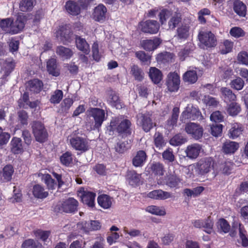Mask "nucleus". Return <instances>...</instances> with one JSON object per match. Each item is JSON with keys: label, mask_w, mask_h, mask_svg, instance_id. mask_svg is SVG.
I'll return each instance as SVG.
<instances>
[{"label": "nucleus", "mask_w": 248, "mask_h": 248, "mask_svg": "<svg viewBox=\"0 0 248 248\" xmlns=\"http://www.w3.org/2000/svg\"><path fill=\"white\" fill-rule=\"evenodd\" d=\"M80 196L84 204L91 207H93L94 205L95 193L88 191H83Z\"/></svg>", "instance_id": "4be33fe9"}, {"label": "nucleus", "mask_w": 248, "mask_h": 248, "mask_svg": "<svg viewBox=\"0 0 248 248\" xmlns=\"http://www.w3.org/2000/svg\"><path fill=\"white\" fill-rule=\"evenodd\" d=\"M223 125L221 124H213L211 126V133L214 137L221 136L222 131Z\"/></svg>", "instance_id": "69168bd1"}, {"label": "nucleus", "mask_w": 248, "mask_h": 248, "mask_svg": "<svg viewBox=\"0 0 248 248\" xmlns=\"http://www.w3.org/2000/svg\"><path fill=\"white\" fill-rule=\"evenodd\" d=\"M34 234L36 237L46 243L48 241L50 232L47 231L37 230L34 232Z\"/></svg>", "instance_id": "0e129e2a"}, {"label": "nucleus", "mask_w": 248, "mask_h": 248, "mask_svg": "<svg viewBox=\"0 0 248 248\" xmlns=\"http://www.w3.org/2000/svg\"><path fill=\"white\" fill-rule=\"evenodd\" d=\"M63 92L61 90H56L51 95L49 101L53 104H59L62 100L63 97Z\"/></svg>", "instance_id": "09e8293b"}, {"label": "nucleus", "mask_w": 248, "mask_h": 248, "mask_svg": "<svg viewBox=\"0 0 248 248\" xmlns=\"http://www.w3.org/2000/svg\"><path fill=\"white\" fill-rule=\"evenodd\" d=\"M91 113L94 121V127L98 129L105 120V110L100 108H91Z\"/></svg>", "instance_id": "9b49d317"}, {"label": "nucleus", "mask_w": 248, "mask_h": 248, "mask_svg": "<svg viewBox=\"0 0 248 248\" xmlns=\"http://www.w3.org/2000/svg\"><path fill=\"white\" fill-rule=\"evenodd\" d=\"M72 34L71 26L69 24L60 25L56 31L57 37H60L62 41H69Z\"/></svg>", "instance_id": "f8f14e48"}, {"label": "nucleus", "mask_w": 248, "mask_h": 248, "mask_svg": "<svg viewBox=\"0 0 248 248\" xmlns=\"http://www.w3.org/2000/svg\"><path fill=\"white\" fill-rule=\"evenodd\" d=\"M92 51L93 59L96 62L100 61L101 55L99 53L98 45L97 43L95 42L93 44Z\"/></svg>", "instance_id": "774afa93"}, {"label": "nucleus", "mask_w": 248, "mask_h": 248, "mask_svg": "<svg viewBox=\"0 0 248 248\" xmlns=\"http://www.w3.org/2000/svg\"><path fill=\"white\" fill-rule=\"evenodd\" d=\"M17 119L18 122L23 125L28 124L29 116L28 113L24 110H21L17 112Z\"/></svg>", "instance_id": "13d9d810"}, {"label": "nucleus", "mask_w": 248, "mask_h": 248, "mask_svg": "<svg viewBox=\"0 0 248 248\" xmlns=\"http://www.w3.org/2000/svg\"><path fill=\"white\" fill-rule=\"evenodd\" d=\"M14 170L11 165H7L0 171V182L6 183L11 180Z\"/></svg>", "instance_id": "6ab92c4d"}, {"label": "nucleus", "mask_w": 248, "mask_h": 248, "mask_svg": "<svg viewBox=\"0 0 248 248\" xmlns=\"http://www.w3.org/2000/svg\"><path fill=\"white\" fill-rule=\"evenodd\" d=\"M27 21L26 16L23 14H18L15 21L10 18L1 19L0 21V27L7 33L15 34L23 30Z\"/></svg>", "instance_id": "f03ea898"}, {"label": "nucleus", "mask_w": 248, "mask_h": 248, "mask_svg": "<svg viewBox=\"0 0 248 248\" xmlns=\"http://www.w3.org/2000/svg\"><path fill=\"white\" fill-rule=\"evenodd\" d=\"M35 0H21L19 3V8L22 12L31 11L33 7Z\"/></svg>", "instance_id": "a19ab883"}, {"label": "nucleus", "mask_w": 248, "mask_h": 248, "mask_svg": "<svg viewBox=\"0 0 248 248\" xmlns=\"http://www.w3.org/2000/svg\"><path fill=\"white\" fill-rule=\"evenodd\" d=\"M204 189V188L202 186H198L192 189L186 188L184 190V193L187 197H196L200 195Z\"/></svg>", "instance_id": "37998d69"}, {"label": "nucleus", "mask_w": 248, "mask_h": 248, "mask_svg": "<svg viewBox=\"0 0 248 248\" xmlns=\"http://www.w3.org/2000/svg\"><path fill=\"white\" fill-rule=\"evenodd\" d=\"M152 114L149 112L142 114L140 121V124L142 130L147 133L156 126V123L153 122Z\"/></svg>", "instance_id": "9d476101"}, {"label": "nucleus", "mask_w": 248, "mask_h": 248, "mask_svg": "<svg viewBox=\"0 0 248 248\" xmlns=\"http://www.w3.org/2000/svg\"><path fill=\"white\" fill-rule=\"evenodd\" d=\"M131 74L134 77L135 80L141 81L144 78V73L138 65L134 64L131 67Z\"/></svg>", "instance_id": "ea45409f"}, {"label": "nucleus", "mask_w": 248, "mask_h": 248, "mask_svg": "<svg viewBox=\"0 0 248 248\" xmlns=\"http://www.w3.org/2000/svg\"><path fill=\"white\" fill-rule=\"evenodd\" d=\"M212 159L211 157L208 158L205 161H201L198 163V168L201 173L208 172L211 168L214 167Z\"/></svg>", "instance_id": "c756f323"}, {"label": "nucleus", "mask_w": 248, "mask_h": 248, "mask_svg": "<svg viewBox=\"0 0 248 248\" xmlns=\"http://www.w3.org/2000/svg\"><path fill=\"white\" fill-rule=\"evenodd\" d=\"M203 152L202 146L197 143L188 146L186 150V155H199Z\"/></svg>", "instance_id": "72a5a7b5"}, {"label": "nucleus", "mask_w": 248, "mask_h": 248, "mask_svg": "<svg viewBox=\"0 0 248 248\" xmlns=\"http://www.w3.org/2000/svg\"><path fill=\"white\" fill-rule=\"evenodd\" d=\"M185 131L192 138L198 140L202 137L203 127L199 124L195 123H187L185 125Z\"/></svg>", "instance_id": "423d86ee"}, {"label": "nucleus", "mask_w": 248, "mask_h": 248, "mask_svg": "<svg viewBox=\"0 0 248 248\" xmlns=\"http://www.w3.org/2000/svg\"><path fill=\"white\" fill-rule=\"evenodd\" d=\"M66 11L70 15L74 16L78 15L81 12V9L78 2L69 0L67 1L64 5Z\"/></svg>", "instance_id": "a211bd4d"}, {"label": "nucleus", "mask_w": 248, "mask_h": 248, "mask_svg": "<svg viewBox=\"0 0 248 248\" xmlns=\"http://www.w3.org/2000/svg\"><path fill=\"white\" fill-rule=\"evenodd\" d=\"M32 193L35 198L44 199L46 198L48 193L45 190L44 188L40 185L34 186L32 189Z\"/></svg>", "instance_id": "58836bf2"}, {"label": "nucleus", "mask_w": 248, "mask_h": 248, "mask_svg": "<svg viewBox=\"0 0 248 248\" xmlns=\"http://www.w3.org/2000/svg\"><path fill=\"white\" fill-rule=\"evenodd\" d=\"M233 168V163L230 161H226L221 165L220 170L223 174L229 175L232 172Z\"/></svg>", "instance_id": "603ef678"}, {"label": "nucleus", "mask_w": 248, "mask_h": 248, "mask_svg": "<svg viewBox=\"0 0 248 248\" xmlns=\"http://www.w3.org/2000/svg\"><path fill=\"white\" fill-rule=\"evenodd\" d=\"M233 46V43L229 40H225L223 42L224 48L220 50L221 53L226 54L232 51Z\"/></svg>", "instance_id": "338daca9"}, {"label": "nucleus", "mask_w": 248, "mask_h": 248, "mask_svg": "<svg viewBox=\"0 0 248 248\" xmlns=\"http://www.w3.org/2000/svg\"><path fill=\"white\" fill-rule=\"evenodd\" d=\"M145 210L151 214L159 216H164L166 214V210L164 207L150 205L147 206Z\"/></svg>", "instance_id": "f704fd0d"}, {"label": "nucleus", "mask_w": 248, "mask_h": 248, "mask_svg": "<svg viewBox=\"0 0 248 248\" xmlns=\"http://www.w3.org/2000/svg\"><path fill=\"white\" fill-rule=\"evenodd\" d=\"M233 10L240 17H245L247 14V6L240 0H234Z\"/></svg>", "instance_id": "bb28decb"}, {"label": "nucleus", "mask_w": 248, "mask_h": 248, "mask_svg": "<svg viewBox=\"0 0 248 248\" xmlns=\"http://www.w3.org/2000/svg\"><path fill=\"white\" fill-rule=\"evenodd\" d=\"M147 196L151 199L163 200L171 198L172 195L170 192L158 189L150 192Z\"/></svg>", "instance_id": "393cba45"}, {"label": "nucleus", "mask_w": 248, "mask_h": 248, "mask_svg": "<svg viewBox=\"0 0 248 248\" xmlns=\"http://www.w3.org/2000/svg\"><path fill=\"white\" fill-rule=\"evenodd\" d=\"M132 124L128 119H124L121 122L118 118L111 120L109 124L107 126L106 132L109 135H113L116 131L118 136L125 138L132 134Z\"/></svg>", "instance_id": "f257e3e1"}, {"label": "nucleus", "mask_w": 248, "mask_h": 248, "mask_svg": "<svg viewBox=\"0 0 248 248\" xmlns=\"http://www.w3.org/2000/svg\"><path fill=\"white\" fill-rule=\"evenodd\" d=\"M232 227L233 228H238L239 236L242 240V245L243 247H247L248 246V238L245 234L246 232L245 230L244 227L240 223L234 222Z\"/></svg>", "instance_id": "e433bc0d"}, {"label": "nucleus", "mask_w": 248, "mask_h": 248, "mask_svg": "<svg viewBox=\"0 0 248 248\" xmlns=\"http://www.w3.org/2000/svg\"><path fill=\"white\" fill-rule=\"evenodd\" d=\"M46 69L48 73L54 77H58L61 73V70L58 66L56 59L51 58L46 62Z\"/></svg>", "instance_id": "aec40b11"}, {"label": "nucleus", "mask_w": 248, "mask_h": 248, "mask_svg": "<svg viewBox=\"0 0 248 248\" xmlns=\"http://www.w3.org/2000/svg\"><path fill=\"white\" fill-rule=\"evenodd\" d=\"M97 202L102 208L107 209L111 206L113 199L108 195L102 194L98 197Z\"/></svg>", "instance_id": "c85d7f7f"}, {"label": "nucleus", "mask_w": 248, "mask_h": 248, "mask_svg": "<svg viewBox=\"0 0 248 248\" xmlns=\"http://www.w3.org/2000/svg\"><path fill=\"white\" fill-rule=\"evenodd\" d=\"M27 87L31 93H38L43 90L44 83L40 79L33 78L28 81Z\"/></svg>", "instance_id": "dca6fc26"}, {"label": "nucleus", "mask_w": 248, "mask_h": 248, "mask_svg": "<svg viewBox=\"0 0 248 248\" xmlns=\"http://www.w3.org/2000/svg\"><path fill=\"white\" fill-rule=\"evenodd\" d=\"M10 149L15 155L21 154L24 151L22 140L19 138L14 137L10 142Z\"/></svg>", "instance_id": "f3484780"}, {"label": "nucleus", "mask_w": 248, "mask_h": 248, "mask_svg": "<svg viewBox=\"0 0 248 248\" xmlns=\"http://www.w3.org/2000/svg\"><path fill=\"white\" fill-rule=\"evenodd\" d=\"M138 28L141 32L145 34H155L158 32L160 24L156 20L148 19L140 22Z\"/></svg>", "instance_id": "20e7f679"}, {"label": "nucleus", "mask_w": 248, "mask_h": 248, "mask_svg": "<svg viewBox=\"0 0 248 248\" xmlns=\"http://www.w3.org/2000/svg\"><path fill=\"white\" fill-rule=\"evenodd\" d=\"M244 130V127L240 123H234L232 124L231 127L228 132V136L230 139H235L239 137Z\"/></svg>", "instance_id": "b1692460"}, {"label": "nucleus", "mask_w": 248, "mask_h": 248, "mask_svg": "<svg viewBox=\"0 0 248 248\" xmlns=\"http://www.w3.org/2000/svg\"><path fill=\"white\" fill-rule=\"evenodd\" d=\"M171 58V54L168 52L159 53L156 57L158 62L164 64L170 62Z\"/></svg>", "instance_id": "864d4df0"}, {"label": "nucleus", "mask_w": 248, "mask_h": 248, "mask_svg": "<svg viewBox=\"0 0 248 248\" xmlns=\"http://www.w3.org/2000/svg\"><path fill=\"white\" fill-rule=\"evenodd\" d=\"M124 232L125 234H128L131 238L141 237L142 236L141 231L135 228L128 229L127 227H124Z\"/></svg>", "instance_id": "6e6d98bb"}, {"label": "nucleus", "mask_w": 248, "mask_h": 248, "mask_svg": "<svg viewBox=\"0 0 248 248\" xmlns=\"http://www.w3.org/2000/svg\"><path fill=\"white\" fill-rule=\"evenodd\" d=\"M239 148V144L235 141H226L223 143L222 150L226 154H233Z\"/></svg>", "instance_id": "7c9ffc66"}, {"label": "nucleus", "mask_w": 248, "mask_h": 248, "mask_svg": "<svg viewBox=\"0 0 248 248\" xmlns=\"http://www.w3.org/2000/svg\"><path fill=\"white\" fill-rule=\"evenodd\" d=\"M172 13L167 9H163L161 10L158 14L159 22L163 25L166 23L167 20L170 18Z\"/></svg>", "instance_id": "8fccbe9b"}, {"label": "nucleus", "mask_w": 248, "mask_h": 248, "mask_svg": "<svg viewBox=\"0 0 248 248\" xmlns=\"http://www.w3.org/2000/svg\"><path fill=\"white\" fill-rule=\"evenodd\" d=\"M107 12L106 6L103 4H99L93 9V18L95 21L102 23L106 20Z\"/></svg>", "instance_id": "4468645a"}, {"label": "nucleus", "mask_w": 248, "mask_h": 248, "mask_svg": "<svg viewBox=\"0 0 248 248\" xmlns=\"http://www.w3.org/2000/svg\"><path fill=\"white\" fill-rule=\"evenodd\" d=\"M244 81L239 77H236L235 79L231 81L230 84L232 88L237 91L242 90L244 86Z\"/></svg>", "instance_id": "49530a36"}, {"label": "nucleus", "mask_w": 248, "mask_h": 248, "mask_svg": "<svg viewBox=\"0 0 248 248\" xmlns=\"http://www.w3.org/2000/svg\"><path fill=\"white\" fill-rule=\"evenodd\" d=\"M78 202L74 198H70L58 205L59 211L67 213H74L77 210Z\"/></svg>", "instance_id": "6e6552de"}, {"label": "nucleus", "mask_w": 248, "mask_h": 248, "mask_svg": "<svg viewBox=\"0 0 248 248\" xmlns=\"http://www.w3.org/2000/svg\"><path fill=\"white\" fill-rule=\"evenodd\" d=\"M130 148L127 141L119 142L115 146L116 152L119 154H124Z\"/></svg>", "instance_id": "5fc2aeb1"}, {"label": "nucleus", "mask_w": 248, "mask_h": 248, "mask_svg": "<svg viewBox=\"0 0 248 248\" xmlns=\"http://www.w3.org/2000/svg\"><path fill=\"white\" fill-rule=\"evenodd\" d=\"M189 27L186 25H182L177 29L178 37L180 39H186L188 36Z\"/></svg>", "instance_id": "de8ad7c7"}, {"label": "nucleus", "mask_w": 248, "mask_h": 248, "mask_svg": "<svg viewBox=\"0 0 248 248\" xmlns=\"http://www.w3.org/2000/svg\"><path fill=\"white\" fill-rule=\"evenodd\" d=\"M140 175L137 174L134 170L127 171L126 179L128 183L132 186H136L140 182Z\"/></svg>", "instance_id": "473e14b6"}, {"label": "nucleus", "mask_w": 248, "mask_h": 248, "mask_svg": "<svg viewBox=\"0 0 248 248\" xmlns=\"http://www.w3.org/2000/svg\"><path fill=\"white\" fill-rule=\"evenodd\" d=\"M31 126L32 134L37 141L44 143L47 140L48 134L43 123L34 121L31 123Z\"/></svg>", "instance_id": "7ed1b4c3"}, {"label": "nucleus", "mask_w": 248, "mask_h": 248, "mask_svg": "<svg viewBox=\"0 0 248 248\" xmlns=\"http://www.w3.org/2000/svg\"><path fill=\"white\" fill-rule=\"evenodd\" d=\"M180 83V77L176 72H170L167 77L166 84L168 89L171 92L178 91Z\"/></svg>", "instance_id": "1a4fd4ad"}, {"label": "nucleus", "mask_w": 248, "mask_h": 248, "mask_svg": "<svg viewBox=\"0 0 248 248\" xmlns=\"http://www.w3.org/2000/svg\"><path fill=\"white\" fill-rule=\"evenodd\" d=\"M198 38L201 43L203 46V48L213 47L217 45L216 37L211 31H201L198 34Z\"/></svg>", "instance_id": "39448f33"}, {"label": "nucleus", "mask_w": 248, "mask_h": 248, "mask_svg": "<svg viewBox=\"0 0 248 248\" xmlns=\"http://www.w3.org/2000/svg\"><path fill=\"white\" fill-rule=\"evenodd\" d=\"M220 91L221 97L227 103L235 101L236 96L230 89L227 87H222Z\"/></svg>", "instance_id": "a878e982"}, {"label": "nucleus", "mask_w": 248, "mask_h": 248, "mask_svg": "<svg viewBox=\"0 0 248 248\" xmlns=\"http://www.w3.org/2000/svg\"><path fill=\"white\" fill-rule=\"evenodd\" d=\"M204 223L202 228L207 233H211L213 232V227L214 223L211 217H209L206 219L203 220Z\"/></svg>", "instance_id": "680f3d73"}, {"label": "nucleus", "mask_w": 248, "mask_h": 248, "mask_svg": "<svg viewBox=\"0 0 248 248\" xmlns=\"http://www.w3.org/2000/svg\"><path fill=\"white\" fill-rule=\"evenodd\" d=\"M193 46L191 43L186 44L184 48L178 53V56L181 61H183L186 58L188 57L193 50Z\"/></svg>", "instance_id": "79ce46f5"}, {"label": "nucleus", "mask_w": 248, "mask_h": 248, "mask_svg": "<svg viewBox=\"0 0 248 248\" xmlns=\"http://www.w3.org/2000/svg\"><path fill=\"white\" fill-rule=\"evenodd\" d=\"M186 141V139L183 137L181 134H177L174 136L170 141L171 145L173 146L180 145Z\"/></svg>", "instance_id": "3c124183"}, {"label": "nucleus", "mask_w": 248, "mask_h": 248, "mask_svg": "<svg viewBox=\"0 0 248 248\" xmlns=\"http://www.w3.org/2000/svg\"><path fill=\"white\" fill-rule=\"evenodd\" d=\"M72 146L76 150L84 153L88 151L90 148L87 139L78 136H75L70 139Z\"/></svg>", "instance_id": "0eeeda50"}, {"label": "nucleus", "mask_w": 248, "mask_h": 248, "mask_svg": "<svg viewBox=\"0 0 248 248\" xmlns=\"http://www.w3.org/2000/svg\"><path fill=\"white\" fill-rule=\"evenodd\" d=\"M230 34L232 36L235 38H238L244 37L246 32L242 28L238 27H234L230 30Z\"/></svg>", "instance_id": "4d7b16f0"}, {"label": "nucleus", "mask_w": 248, "mask_h": 248, "mask_svg": "<svg viewBox=\"0 0 248 248\" xmlns=\"http://www.w3.org/2000/svg\"><path fill=\"white\" fill-rule=\"evenodd\" d=\"M161 43V40L158 37L153 39H146L141 41V47L147 51H152L156 49Z\"/></svg>", "instance_id": "2eb2a0df"}, {"label": "nucleus", "mask_w": 248, "mask_h": 248, "mask_svg": "<svg viewBox=\"0 0 248 248\" xmlns=\"http://www.w3.org/2000/svg\"><path fill=\"white\" fill-rule=\"evenodd\" d=\"M183 79L185 82L194 83L198 79L197 73L195 70L187 71L183 75Z\"/></svg>", "instance_id": "4c0bfd02"}, {"label": "nucleus", "mask_w": 248, "mask_h": 248, "mask_svg": "<svg viewBox=\"0 0 248 248\" xmlns=\"http://www.w3.org/2000/svg\"><path fill=\"white\" fill-rule=\"evenodd\" d=\"M75 42L76 47L79 50L82 51L86 55L89 54L90 52V46L85 39L82 38L80 36L76 35Z\"/></svg>", "instance_id": "412c9836"}, {"label": "nucleus", "mask_w": 248, "mask_h": 248, "mask_svg": "<svg viewBox=\"0 0 248 248\" xmlns=\"http://www.w3.org/2000/svg\"><path fill=\"white\" fill-rule=\"evenodd\" d=\"M136 56L144 64L150 63L151 57L145 53L144 51H139L136 52Z\"/></svg>", "instance_id": "bf43d9fd"}, {"label": "nucleus", "mask_w": 248, "mask_h": 248, "mask_svg": "<svg viewBox=\"0 0 248 248\" xmlns=\"http://www.w3.org/2000/svg\"><path fill=\"white\" fill-rule=\"evenodd\" d=\"M56 52L60 57L66 60L70 59L73 55V52L70 48L62 46L57 47Z\"/></svg>", "instance_id": "2f4dec72"}, {"label": "nucleus", "mask_w": 248, "mask_h": 248, "mask_svg": "<svg viewBox=\"0 0 248 248\" xmlns=\"http://www.w3.org/2000/svg\"><path fill=\"white\" fill-rule=\"evenodd\" d=\"M108 96L107 102L108 104L117 109H121L123 104L121 102L118 93L111 89L107 92Z\"/></svg>", "instance_id": "ddd939ff"}, {"label": "nucleus", "mask_w": 248, "mask_h": 248, "mask_svg": "<svg viewBox=\"0 0 248 248\" xmlns=\"http://www.w3.org/2000/svg\"><path fill=\"white\" fill-rule=\"evenodd\" d=\"M241 111L240 105L235 102H232L228 108L229 113L232 116L237 115Z\"/></svg>", "instance_id": "e2e57ef3"}, {"label": "nucleus", "mask_w": 248, "mask_h": 248, "mask_svg": "<svg viewBox=\"0 0 248 248\" xmlns=\"http://www.w3.org/2000/svg\"><path fill=\"white\" fill-rule=\"evenodd\" d=\"M182 20V14L180 13L174 12V13H172L168 21V30H174L181 23Z\"/></svg>", "instance_id": "5701e85b"}, {"label": "nucleus", "mask_w": 248, "mask_h": 248, "mask_svg": "<svg viewBox=\"0 0 248 248\" xmlns=\"http://www.w3.org/2000/svg\"><path fill=\"white\" fill-rule=\"evenodd\" d=\"M150 168L152 173L156 177L157 179H160L164 175V170L162 164L159 163H155L151 165Z\"/></svg>", "instance_id": "c9c22d12"}, {"label": "nucleus", "mask_w": 248, "mask_h": 248, "mask_svg": "<svg viewBox=\"0 0 248 248\" xmlns=\"http://www.w3.org/2000/svg\"><path fill=\"white\" fill-rule=\"evenodd\" d=\"M154 143L156 147L159 149L165 144V141L162 133L156 132L154 136Z\"/></svg>", "instance_id": "052dcab7"}, {"label": "nucleus", "mask_w": 248, "mask_h": 248, "mask_svg": "<svg viewBox=\"0 0 248 248\" xmlns=\"http://www.w3.org/2000/svg\"><path fill=\"white\" fill-rule=\"evenodd\" d=\"M149 76L153 82L156 84H158L163 78L161 71L155 67L150 68Z\"/></svg>", "instance_id": "cd10ccee"}, {"label": "nucleus", "mask_w": 248, "mask_h": 248, "mask_svg": "<svg viewBox=\"0 0 248 248\" xmlns=\"http://www.w3.org/2000/svg\"><path fill=\"white\" fill-rule=\"evenodd\" d=\"M42 180L46 184L49 189H54L57 186L55 180L48 174H42Z\"/></svg>", "instance_id": "c03bdc74"}, {"label": "nucleus", "mask_w": 248, "mask_h": 248, "mask_svg": "<svg viewBox=\"0 0 248 248\" xmlns=\"http://www.w3.org/2000/svg\"><path fill=\"white\" fill-rule=\"evenodd\" d=\"M217 227L219 232H228L230 230V226L227 221L224 218H220L217 222Z\"/></svg>", "instance_id": "a18cd8bd"}]
</instances>
